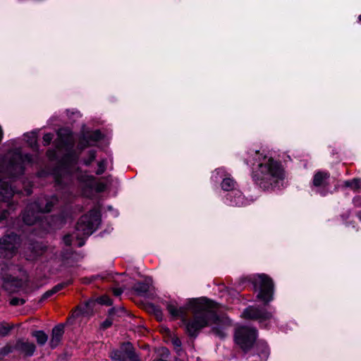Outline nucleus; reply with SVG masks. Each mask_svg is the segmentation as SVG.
<instances>
[{
  "mask_svg": "<svg viewBox=\"0 0 361 361\" xmlns=\"http://www.w3.org/2000/svg\"><path fill=\"white\" fill-rule=\"evenodd\" d=\"M358 20L360 22H361V14L358 16Z\"/></svg>",
  "mask_w": 361,
  "mask_h": 361,
  "instance_id": "nucleus-44",
  "label": "nucleus"
},
{
  "mask_svg": "<svg viewBox=\"0 0 361 361\" xmlns=\"http://www.w3.org/2000/svg\"><path fill=\"white\" fill-rule=\"evenodd\" d=\"M212 331H213V332H214L215 334H216L217 336H220V337H221V338H223V337H224V336H225V333H224L223 331H221V330H220V329H215V328H214V329H212Z\"/></svg>",
  "mask_w": 361,
  "mask_h": 361,
  "instance_id": "nucleus-35",
  "label": "nucleus"
},
{
  "mask_svg": "<svg viewBox=\"0 0 361 361\" xmlns=\"http://www.w3.org/2000/svg\"><path fill=\"white\" fill-rule=\"evenodd\" d=\"M64 333V325L58 324L52 329L50 345L52 348H56L60 343Z\"/></svg>",
  "mask_w": 361,
  "mask_h": 361,
  "instance_id": "nucleus-14",
  "label": "nucleus"
},
{
  "mask_svg": "<svg viewBox=\"0 0 361 361\" xmlns=\"http://www.w3.org/2000/svg\"><path fill=\"white\" fill-rule=\"evenodd\" d=\"M171 342L177 353L180 355L182 352L180 340L178 338L175 337L172 338Z\"/></svg>",
  "mask_w": 361,
  "mask_h": 361,
  "instance_id": "nucleus-26",
  "label": "nucleus"
},
{
  "mask_svg": "<svg viewBox=\"0 0 361 361\" xmlns=\"http://www.w3.org/2000/svg\"><path fill=\"white\" fill-rule=\"evenodd\" d=\"M149 286L147 282H138L136 283L133 289L139 293H146L149 291Z\"/></svg>",
  "mask_w": 361,
  "mask_h": 361,
  "instance_id": "nucleus-21",
  "label": "nucleus"
},
{
  "mask_svg": "<svg viewBox=\"0 0 361 361\" xmlns=\"http://www.w3.org/2000/svg\"><path fill=\"white\" fill-rule=\"evenodd\" d=\"M106 169V161L104 160L101 161L98 163V169L96 171L97 175L102 174Z\"/></svg>",
  "mask_w": 361,
  "mask_h": 361,
  "instance_id": "nucleus-28",
  "label": "nucleus"
},
{
  "mask_svg": "<svg viewBox=\"0 0 361 361\" xmlns=\"http://www.w3.org/2000/svg\"><path fill=\"white\" fill-rule=\"evenodd\" d=\"M123 292V290L121 288H115L113 289V293L116 296H119Z\"/></svg>",
  "mask_w": 361,
  "mask_h": 361,
  "instance_id": "nucleus-36",
  "label": "nucleus"
},
{
  "mask_svg": "<svg viewBox=\"0 0 361 361\" xmlns=\"http://www.w3.org/2000/svg\"><path fill=\"white\" fill-rule=\"evenodd\" d=\"M116 311L114 314V317H122L126 314V310L123 307H119L118 308H115Z\"/></svg>",
  "mask_w": 361,
  "mask_h": 361,
  "instance_id": "nucleus-32",
  "label": "nucleus"
},
{
  "mask_svg": "<svg viewBox=\"0 0 361 361\" xmlns=\"http://www.w3.org/2000/svg\"><path fill=\"white\" fill-rule=\"evenodd\" d=\"M32 162L30 155L23 154L19 150L13 152L10 157V161L8 166V170L13 176H17L23 173L26 164Z\"/></svg>",
  "mask_w": 361,
  "mask_h": 361,
  "instance_id": "nucleus-8",
  "label": "nucleus"
},
{
  "mask_svg": "<svg viewBox=\"0 0 361 361\" xmlns=\"http://www.w3.org/2000/svg\"><path fill=\"white\" fill-rule=\"evenodd\" d=\"M245 162L253 166L257 164V166L252 168V177L255 183L264 190L275 188L279 181L284 179L285 173L281 164L259 151L248 152Z\"/></svg>",
  "mask_w": 361,
  "mask_h": 361,
  "instance_id": "nucleus-1",
  "label": "nucleus"
},
{
  "mask_svg": "<svg viewBox=\"0 0 361 361\" xmlns=\"http://www.w3.org/2000/svg\"><path fill=\"white\" fill-rule=\"evenodd\" d=\"M154 312H155V314L157 317V318H159L161 317L162 313H161V311L160 309L154 307Z\"/></svg>",
  "mask_w": 361,
  "mask_h": 361,
  "instance_id": "nucleus-37",
  "label": "nucleus"
},
{
  "mask_svg": "<svg viewBox=\"0 0 361 361\" xmlns=\"http://www.w3.org/2000/svg\"><path fill=\"white\" fill-rule=\"evenodd\" d=\"M190 306L194 315L186 324L187 332L190 336H196L200 329L219 320L215 304L212 301L196 300L190 302Z\"/></svg>",
  "mask_w": 361,
  "mask_h": 361,
  "instance_id": "nucleus-2",
  "label": "nucleus"
},
{
  "mask_svg": "<svg viewBox=\"0 0 361 361\" xmlns=\"http://www.w3.org/2000/svg\"><path fill=\"white\" fill-rule=\"evenodd\" d=\"M163 354L169 355V350L166 348H164V349H163Z\"/></svg>",
  "mask_w": 361,
  "mask_h": 361,
  "instance_id": "nucleus-39",
  "label": "nucleus"
},
{
  "mask_svg": "<svg viewBox=\"0 0 361 361\" xmlns=\"http://www.w3.org/2000/svg\"><path fill=\"white\" fill-rule=\"evenodd\" d=\"M95 158L96 152L94 150H91L88 152V158L84 161V164L87 166H89L95 159Z\"/></svg>",
  "mask_w": 361,
  "mask_h": 361,
  "instance_id": "nucleus-27",
  "label": "nucleus"
},
{
  "mask_svg": "<svg viewBox=\"0 0 361 361\" xmlns=\"http://www.w3.org/2000/svg\"><path fill=\"white\" fill-rule=\"evenodd\" d=\"M27 249L30 251V254L27 255V258L30 260H33L42 255L45 250V247L39 243H31Z\"/></svg>",
  "mask_w": 361,
  "mask_h": 361,
  "instance_id": "nucleus-17",
  "label": "nucleus"
},
{
  "mask_svg": "<svg viewBox=\"0 0 361 361\" xmlns=\"http://www.w3.org/2000/svg\"><path fill=\"white\" fill-rule=\"evenodd\" d=\"M360 179L354 178L351 180H347L345 182V185L347 187H350L353 189L357 190L360 187Z\"/></svg>",
  "mask_w": 361,
  "mask_h": 361,
  "instance_id": "nucleus-25",
  "label": "nucleus"
},
{
  "mask_svg": "<svg viewBox=\"0 0 361 361\" xmlns=\"http://www.w3.org/2000/svg\"><path fill=\"white\" fill-rule=\"evenodd\" d=\"M235 182L230 178H226L222 180L221 188L224 190L229 191L234 188Z\"/></svg>",
  "mask_w": 361,
  "mask_h": 361,
  "instance_id": "nucleus-23",
  "label": "nucleus"
},
{
  "mask_svg": "<svg viewBox=\"0 0 361 361\" xmlns=\"http://www.w3.org/2000/svg\"><path fill=\"white\" fill-rule=\"evenodd\" d=\"M121 350L125 355L126 359L128 358L130 361H142L136 353L132 343L129 342L123 343Z\"/></svg>",
  "mask_w": 361,
  "mask_h": 361,
  "instance_id": "nucleus-16",
  "label": "nucleus"
},
{
  "mask_svg": "<svg viewBox=\"0 0 361 361\" xmlns=\"http://www.w3.org/2000/svg\"><path fill=\"white\" fill-rule=\"evenodd\" d=\"M357 216L361 221V211L357 213Z\"/></svg>",
  "mask_w": 361,
  "mask_h": 361,
  "instance_id": "nucleus-40",
  "label": "nucleus"
},
{
  "mask_svg": "<svg viewBox=\"0 0 361 361\" xmlns=\"http://www.w3.org/2000/svg\"><path fill=\"white\" fill-rule=\"evenodd\" d=\"M116 311L115 307L111 308L109 310L108 318H106L102 324L101 328L103 329H106L110 327L112 325L114 320V314Z\"/></svg>",
  "mask_w": 361,
  "mask_h": 361,
  "instance_id": "nucleus-20",
  "label": "nucleus"
},
{
  "mask_svg": "<svg viewBox=\"0 0 361 361\" xmlns=\"http://www.w3.org/2000/svg\"><path fill=\"white\" fill-rule=\"evenodd\" d=\"M109 356L113 361H126L125 355L121 349V350H115L111 351Z\"/></svg>",
  "mask_w": 361,
  "mask_h": 361,
  "instance_id": "nucleus-22",
  "label": "nucleus"
},
{
  "mask_svg": "<svg viewBox=\"0 0 361 361\" xmlns=\"http://www.w3.org/2000/svg\"><path fill=\"white\" fill-rule=\"evenodd\" d=\"M14 190L6 181H0V201L6 203L8 209H3L0 213V221L4 220L9 214V211L13 207V204L10 203V200L14 195Z\"/></svg>",
  "mask_w": 361,
  "mask_h": 361,
  "instance_id": "nucleus-9",
  "label": "nucleus"
},
{
  "mask_svg": "<svg viewBox=\"0 0 361 361\" xmlns=\"http://www.w3.org/2000/svg\"><path fill=\"white\" fill-rule=\"evenodd\" d=\"M55 293H56L54 291V289H53V288H51V290H48V291L45 292V293L42 295V298H41V300H41V301H43V300H46V299L49 298V297H51V295H54V294H55Z\"/></svg>",
  "mask_w": 361,
  "mask_h": 361,
  "instance_id": "nucleus-33",
  "label": "nucleus"
},
{
  "mask_svg": "<svg viewBox=\"0 0 361 361\" xmlns=\"http://www.w3.org/2000/svg\"><path fill=\"white\" fill-rule=\"evenodd\" d=\"M257 337V330L254 328L241 326L235 329V341L243 350L250 349Z\"/></svg>",
  "mask_w": 361,
  "mask_h": 361,
  "instance_id": "nucleus-7",
  "label": "nucleus"
},
{
  "mask_svg": "<svg viewBox=\"0 0 361 361\" xmlns=\"http://www.w3.org/2000/svg\"><path fill=\"white\" fill-rule=\"evenodd\" d=\"M99 221V214L96 210H91L82 216L76 225V237L81 238L91 235L97 228Z\"/></svg>",
  "mask_w": 361,
  "mask_h": 361,
  "instance_id": "nucleus-5",
  "label": "nucleus"
},
{
  "mask_svg": "<svg viewBox=\"0 0 361 361\" xmlns=\"http://www.w3.org/2000/svg\"><path fill=\"white\" fill-rule=\"evenodd\" d=\"M251 281L256 290H258L257 298L267 304L273 298L274 282L272 279L264 274H257L253 277L244 279Z\"/></svg>",
  "mask_w": 361,
  "mask_h": 361,
  "instance_id": "nucleus-4",
  "label": "nucleus"
},
{
  "mask_svg": "<svg viewBox=\"0 0 361 361\" xmlns=\"http://www.w3.org/2000/svg\"><path fill=\"white\" fill-rule=\"evenodd\" d=\"M21 244L20 236L14 233L6 234L0 238V258L11 259Z\"/></svg>",
  "mask_w": 361,
  "mask_h": 361,
  "instance_id": "nucleus-6",
  "label": "nucleus"
},
{
  "mask_svg": "<svg viewBox=\"0 0 361 361\" xmlns=\"http://www.w3.org/2000/svg\"><path fill=\"white\" fill-rule=\"evenodd\" d=\"M102 135L99 130H95L92 132L87 138L84 137L80 140L78 146L81 149L91 145L90 142H97L102 139Z\"/></svg>",
  "mask_w": 361,
  "mask_h": 361,
  "instance_id": "nucleus-18",
  "label": "nucleus"
},
{
  "mask_svg": "<svg viewBox=\"0 0 361 361\" xmlns=\"http://www.w3.org/2000/svg\"><path fill=\"white\" fill-rule=\"evenodd\" d=\"M57 198L52 196L49 198L41 197L37 201L27 206L23 214V220L27 225L35 224L40 218V214L49 212L57 202Z\"/></svg>",
  "mask_w": 361,
  "mask_h": 361,
  "instance_id": "nucleus-3",
  "label": "nucleus"
},
{
  "mask_svg": "<svg viewBox=\"0 0 361 361\" xmlns=\"http://www.w3.org/2000/svg\"><path fill=\"white\" fill-rule=\"evenodd\" d=\"M16 348L25 356H32L36 347L33 343L19 340L16 344Z\"/></svg>",
  "mask_w": 361,
  "mask_h": 361,
  "instance_id": "nucleus-13",
  "label": "nucleus"
},
{
  "mask_svg": "<svg viewBox=\"0 0 361 361\" xmlns=\"http://www.w3.org/2000/svg\"><path fill=\"white\" fill-rule=\"evenodd\" d=\"M84 243L83 242H80L79 243V246L81 247L82 245H83Z\"/></svg>",
  "mask_w": 361,
  "mask_h": 361,
  "instance_id": "nucleus-43",
  "label": "nucleus"
},
{
  "mask_svg": "<svg viewBox=\"0 0 361 361\" xmlns=\"http://www.w3.org/2000/svg\"><path fill=\"white\" fill-rule=\"evenodd\" d=\"M166 307L173 318H185L188 307L183 306L179 307L174 301L167 302Z\"/></svg>",
  "mask_w": 361,
  "mask_h": 361,
  "instance_id": "nucleus-12",
  "label": "nucleus"
},
{
  "mask_svg": "<svg viewBox=\"0 0 361 361\" xmlns=\"http://www.w3.org/2000/svg\"><path fill=\"white\" fill-rule=\"evenodd\" d=\"M53 134L51 133H47L44 135L43 136V143L44 146H47L50 144L51 141L53 139Z\"/></svg>",
  "mask_w": 361,
  "mask_h": 361,
  "instance_id": "nucleus-30",
  "label": "nucleus"
},
{
  "mask_svg": "<svg viewBox=\"0 0 361 361\" xmlns=\"http://www.w3.org/2000/svg\"><path fill=\"white\" fill-rule=\"evenodd\" d=\"M63 240L66 245L71 244V236L66 235L64 237Z\"/></svg>",
  "mask_w": 361,
  "mask_h": 361,
  "instance_id": "nucleus-38",
  "label": "nucleus"
},
{
  "mask_svg": "<svg viewBox=\"0 0 361 361\" xmlns=\"http://www.w3.org/2000/svg\"><path fill=\"white\" fill-rule=\"evenodd\" d=\"M32 334L36 338L37 342L39 345H44L48 340L47 335L43 331H35L32 332Z\"/></svg>",
  "mask_w": 361,
  "mask_h": 361,
  "instance_id": "nucleus-19",
  "label": "nucleus"
},
{
  "mask_svg": "<svg viewBox=\"0 0 361 361\" xmlns=\"http://www.w3.org/2000/svg\"><path fill=\"white\" fill-rule=\"evenodd\" d=\"M100 302L104 305H111L112 304L111 300L108 296H103L99 298Z\"/></svg>",
  "mask_w": 361,
  "mask_h": 361,
  "instance_id": "nucleus-34",
  "label": "nucleus"
},
{
  "mask_svg": "<svg viewBox=\"0 0 361 361\" xmlns=\"http://www.w3.org/2000/svg\"><path fill=\"white\" fill-rule=\"evenodd\" d=\"M243 317L245 319L259 320V322L269 319L271 314L264 308L255 306H249L243 312Z\"/></svg>",
  "mask_w": 361,
  "mask_h": 361,
  "instance_id": "nucleus-10",
  "label": "nucleus"
},
{
  "mask_svg": "<svg viewBox=\"0 0 361 361\" xmlns=\"http://www.w3.org/2000/svg\"><path fill=\"white\" fill-rule=\"evenodd\" d=\"M25 302V300L23 298H12L10 301V304L11 305H23L24 303Z\"/></svg>",
  "mask_w": 361,
  "mask_h": 361,
  "instance_id": "nucleus-31",
  "label": "nucleus"
},
{
  "mask_svg": "<svg viewBox=\"0 0 361 361\" xmlns=\"http://www.w3.org/2000/svg\"><path fill=\"white\" fill-rule=\"evenodd\" d=\"M71 283V281H68V282L61 283L57 284L52 288L54 289V291L56 293L57 292L62 290L63 288H65L66 286H67L68 285H69Z\"/></svg>",
  "mask_w": 361,
  "mask_h": 361,
  "instance_id": "nucleus-29",
  "label": "nucleus"
},
{
  "mask_svg": "<svg viewBox=\"0 0 361 361\" xmlns=\"http://www.w3.org/2000/svg\"><path fill=\"white\" fill-rule=\"evenodd\" d=\"M13 326L10 325L8 323L6 322H1L0 323V336H7L11 330L13 329Z\"/></svg>",
  "mask_w": 361,
  "mask_h": 361,
  "instance_id": "nucleus-24",
  "label": "nucleus"
},
{
  "mask_svg": "<svg viewBox=\"0 0 361 361\" xmlns=\"http://www.w3.org/2000/svg\"><path fill=\"white\" fill-rule=\"evenodd\" d=\"M47 154H48V155H49L50 157H52V154H51V152H50V151H48V152H47Z\"/></svg>",
  "mask_w": 361,
  "mask_h": 361,
  "instance_id": "nucleus-42",
  "label": "nucleus"
},
{
  "mask_svg": "<svg viewBox=\"0 0 361 361\" xmlns=\"http://www.w3.org/2000/svg\"><path fill=\"white\" fill-rule=\"evenodd\" d=\"M28 285V279L25 276V279H18L13 276L8 277L4 282L3 287L10 293L18 291L24 286Z\"/></svg>",
  "mask_w": 361,
  "mask_h": 361,
  "instance_id": "nucleus-11",
  "label": "nucleus"
},
{
  "mask_svg": "<svg viewBox=\"0 0 361 361\" xmlns=\"http://www.w3.org/2000/svg\"><path fill=\"white\" fill-rule=\"evenodd\" d=\"M329 178V173L325 171H317L313 177V185L315 187H326L329 185L328 180Z\"/></svg>",
  "mask_w": 361,
  "mask_h": 361,
  "instance_id": "nucleus-15",
  "label": "nucleus"
},
{
  "mask_svg": "<svg viewBox=\"0 0 361 361\" xmlns=\"http://www.w3.org/2000/svg\"><path fill=\"white\" fill-rule=\"evenodd\" d=\"M154 361H167V360H163V359H157V360H155Z\"/></svg>",
  "mask_w": 361,
  "mask_h": 361,
  "instance_id": "nucleus-41",
  "label": "nucleus"
}]
</instances>
